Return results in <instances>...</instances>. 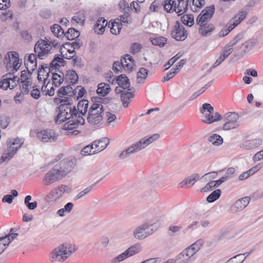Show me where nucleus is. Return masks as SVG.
<instances>
[{"label":"nucleus","mask_w":263,"mask_h":263,"mask_svg":"<svg viewBox=\"0 0 263 263\" xmlns=\"http://www.w3.org/2000/svg\"><path fill=\"white\" fill-rule=\"evenodd\" d=\"M63 155H59L54 159L57 162L53 167L49 171L43 178L45 185H49L66 176L74 168L76 165V159L73 157H69L60 160Z\"/></svg>","instance_id":"f257e3e1"},{"label":"nucleus","mask_w":263,"mask_h":263,"mask_svg":"<svg viewBox=\"0 0 263 263\" xmlns=\"http://www.w3.org/2000/svg\"><path fill=\"white\" fill-rule=\"evenodd\" d=\"M59 112L55 118L57 124H61L69 120L65 125L66 130H72L78 124L84 125L85 120L79 115L75 106L72 105V100L62 104L58 107Z\"/></svg>","instance_id":"f03ea898"},{"label":"nucleus","mask_w":263,"mask_h":263,"mask_svg":"<svg viewBox=\"0 0 263 263\" xmlns=\"http://www.w3.org/2000/svg\"><path fill=\"white\" fill-rule=\"evenodd\" d=\"M189 0H155L150 6V10L157 12L163 7L168 13L176 12L178 15L183 14L187 9Z\"/></svg>","instance_id":"7ed1b4c3"},{"label":"nucleus","mask_w":263,"mask_h":263,"mask_svg":"<svg viewBox=\"0 0 263 263\" xmlns=\"http://www.w3.org/2000/svg\"><path fill=\"white\" fill-rule=\"evenodd\" d=\"M159 135L155 134L147 138H142L138 142L132 144L121 152L119 156V159L123 160L128 158L130 155L145 148L149 144L158 139Z\"/></svg>","instance_id":"20e7f679"},{"label":"nucleus","mask_w":263,"mask_h":263,"mask_svg":"<svg viewBox=\"0 0 263 263\" xmlns=\"http://www.w3.org/2000/svg\"><path fill=\"white\" fill-rule=\"evenodd\" d=\"M106 98H97L95 99L96 103L92 104L90 107L87 116V121L91 125L99 124L103 119L102 115L104 111V108L101 103H104Z\"/></svg>","instance_id":"39448f33"},{"label":"nucleus","mask_w":263,"mask_h":263,"mask_svg":"<svg viewBox=\"0 0 263 263\" xmlns=\"http://www.w3.org/2000/svg\"><path fill=\"white\" fill-rule=\"evenodd\" d=\"M74 247L70 243H63L56 248L50 254L52 262L63 261L75 252Z\"/></svg>","instance_id":"423d86ee"},{"label":"nucleus","mask_w":263,"mask_h":263,"mask_svg":"<svg viewBox=\"0 0 263 263\" xmlns=\"http://www.w3.org/2000/svg\"><path fill=\"white\" fill-rule=\"evenodd\" d=\"M155 224V222L148 221L139 226L133 232L134 237L137 239L142 240L152 235L157 230Z\"/></svg>","instance_id":"0eeeda50"},{"label":"nucleus","mask_w":263,"mask_h":263,"mask_svg":"<svg viewBox=\"0 0 263 263\" xmlns=\"http://www.w3.org/2000/svg\"><path fill=\"white\" fill-rule=\"evenodd\" d=\"M246 11H240L232 18L219 32L218 36L223 37L227 35L234 28L237 26L247 16Z\"/></svg>","instance_id":"6e6552de"},{"label":"nucleus","mask_w":263,"mask_h":263,"mask_svg":"<svg viewBox=\"0 0 263 263\" xmlns=\"http://www.w3.org/2000/svg\"><path fill=\"white\" fill-rule=\"evenodd\" d=\"M200 112L204 115L205 119L202 122L205 123L211 124L222 119V116L219 112H214L213 107L209 103H204L200 108Z\"/></svg>","instance_id":"1a4fd4ad"},{"label":"nucleus","mask_w":263,"mask_h":263,"mask_svg":"<svg viewBox=\"0 0 263 263\" xmlns=\"http://www.w3.org/2000/svg\"><path fill=\"white\" fill-rule=\"evenodd\" d=\"M51 49V44L47 41L41 39L36 43L34 51L40 59L43 60L47 56Z\"/></svg>","instance_id":"9d476101"},{"label":"nucleus","mask_w":263,"mask_h":263,"mask_svg":"<svg viewBox=\"0 0 263 263\" xmlns=\"http://www.w3.org/2000/svg\"><path fill=\"white\" fill-rule=\"evenodd\" d=\"M239 115L235 112H229L224 115L222 119L224 122L223 125V129L228 130L235 129L238 126L237 120Z\"/></svg>","instance_id":"9b49d317"},{"label":"nucleus","mask_w":263,"mask_h":263,"mask_svg":"<svg viewBox=\"0 0 263 263\" xmlns=\"http://www.w3.org/2000/svg\"><path fill=\"white\" fill-rule=\"evenodd\" d=\"M19 60L17 53L15 51L8 53L5 57L4 63L6 65L7 70L12 68L11 71L13 72L17 71L20 65H19Z\"/></svg>","instance_id":"f8f14e48"},{"label":"nucleus","mask_w":263,"mask_h":263,"mask_svg":"<svg viewBox=\"0 0 263 263\" xmlns=\"http://www.w3.org/2000/svg\"><path fill=\"white\" fill-rule=\"evenodd\" d=\"M171 36L177 41H183L187 37V31L179 21H176L171 33Z\"/></svg>","instance_id":"ddd939ff"},{"label":"nucleus","mask_w":263,"mask_h":263,"mask_svg":"<svg viewBox=\"0 0 263 263\" xmlns=\"http://www.w3.org/2000/svg\"><path fill=\"white\" fill-rule=\"evenodd\" d=\"M36 137L43 143H51L57 140L58 135L51 129H46L38 132Z\"/></svg>","instance_id":"4468645a"},{"label":"nucleus","mask_w":263,"mask_h":263,"mask_svg":"<svg viewBox=\"0 0 263 263\" xmlns=\"http://www.w3.org/2000/svg\"><path fill=\"white\" fill-rule=\"evenodd\" d=\"M250 198L248 196L241 198L237 200L230 208V210L233 213H236L242 211L249 203Z\"/></svg>","instance_id":"2eb2a0df"},{"label":"nucleus","mask_w":263,"mask_h":263,"mask_svg":"<svg viewBox=\"0 0 263 263\" xmlns=\"http://www.w3.org/2000/svg\"><path fill=\"white\" fill-rule=\"evenodd\" d=\"M17 77L13 76L12 78H5L0 80V88L5 90L7 88L13 89L16 85V82L18 81Z\"/></svg>","instance_id":"dca6fc26"},{"label":"nucleus","mask_w":263,"mask_h":263,"mask_svg":"<svg viewBox=\"0 0 263 263\" xmlns=\"http://www.w3.org/2000/svg\"><path fill=\"white\" fill-rule=\"evenodd\" d=\"M36 57L37 56L35 53H31L28 56L27 62L25 63L29 74H31L37 67Z\"/></svg>","instance_id":"f3484780"},{"label":"nucleus","mask_w":263,"mask_h":263,"mask_svg":"<svg viewBox=\"0 0 263 263\" xmlns=\"http://www.w3.org/2000/svg\"><path fill=\"white\" fill-rule=\"evenodd\" d=\"M64 81L66 83L74 84L78 81V75L73 69L67 70L64 74Z\"/></svg>","instance_id":"a211bd4d"},{"label":"nucleus","mask_w":263,"mask_h":263,"mask_svg":"<svg viewBox=\"0 0 263 263\" xmlns=\"http://www.w3.org/2000/svg\"><path fill=\"white\" fill-rule=\"evenodd\" d=\"M58 71L60 73L51 71L52 81V85H54L55 87H59L63 82H65L64 73L59 69H58Z\"/></svg>","instance_id":"6ab92c4d"},{"label":"nucleus","mask_w":263,"mask_h":263,"mask_svg":"<svg viewBox=\"0 0 263 263\" xmlns=\"http://www.w3.org/2000/svg\"><path fill=\"white\" fill-rule=\"evenodd\" d=\"M117 84L124 89H128V90H134V88L130 87V83L128 78L125 74H121L116 78Z\"/></svg>","instance_id":"aec40b11"},{"label":"nucleus","mask_w":263,"mask_h":263,"mask_svg":"<svg viewBox=\"0 0 263 263\" xmlns=\"http://www.w3.org/2000/svg\"><path fill=\"white\" fill-rule=\"evenodd\" d=\"M107 24V21L104 17L99 18L94 26L95 32L98 34H103Z\"/></svg>","instance_id":"412c9836"},{"label":"nucleus","mask_w":263,"mask_h":263,"mask_svg":"<svg viewBox=\"0 0 263 263\" xmlns=\"http://www.w3.org/2000/svg\"><path fill=\"white\" fill-rule=\"evenodd\" d=\"M262 143V140L259 138H256L250 140H246L242 143V147L246 149H251L256 148Z\"/></svg>","instance_id":"4be33fe9"},{"label":"nucleus","mask_w":263,"mask_h":263,"mask_svg":"<svg viewBox=\"0 0 263 263\" xmlns=\"http://www.w3.org/2000/svg\"><path fill=\"white\" fill-rule=\"evenodd\" d=\"M92 143L95 147L96 153H98L107 147L109 143V140L107 138H103L100 140L95 141Z\"/></svg>","instance_id":"5701e85b"},{"label":"nucleus","mask_w":263,"mask_h":263,"mask_svg":"<svg viewBox=\"0 0 263 263\" xmlns=\"http://www.w3.org/2000/svg\"><path fill=\"white\" fill-rule=\"evenodd\" d=\"M256 42L254 39H251L247 41L240 46L236 47L237 50H240L242 52L246 53L250 51L256 45Z\"/></svg>","instance_id":"b1692460"},{"label":"nucleus","mask_w":263,"mask_h":263,"mask_svg":"<svg viewBox=\"0 0 263 263\" xmlns=\"http://www.w3.org/2000/svg\"><path fill=\"white\" fill-rule=\"evenodd\" d=\"M199 179L200 175L198 174H193L189 176L181 182L179 184V186L180 187H183L184 185H187V184H190L193 185Z\"/></svg>","instance_id":"393cba45"},{"label":"nucleus","mask_w":263,"mask_h":263,"mask_svg":"<svg viewBox=\"0 0 263 263\" xmlns=\"http://www.w3.org/2000/svg\"><path fill=\"white\" fill-rule=\"evenodd\" d=\"M89 102L88 100L83 99L80 101L77 105V111L78 114L82 116H84L88 110Z\"/></svg>","instance_id":"a878e982"},{"label":"nucleus","mask_w":263,"mask_h":263,"mask_svg":"<svg viewBox=\"0 0 263 263\" xmlns=\"http://www.w3.org/2000/svg\"><path fill=\"white\" fill-rule=\"evenodd\" d=\"M214 29V26L212 24L205 23L200 26L199 32L202 36H207L210 34Z\"/></svg>","instance_id":"bb28decb"},{"label":"nucleus","mask_w":263,"mask_h":263,"mask_svg":"<svg viewBox=\"0 0 263 263\" xmlns=\"http://www.w3.org/2000/svg\"><path fill=\"white\" fill-rule=\"evenodd\" d=\"M129 91H130L122 93L121 95V99L123 105L124 107H127L128 106L130 99L134 97V93L135 92V89L134 88V90Z\"/></svg>","instance_id":"cd10ccee"},{"label":"nucleus","mask_w":263,"mask_h":263,"mask_svg":"<svg viewBox=\"0 0 263 263\" xmlns=\"http://www.w3.org/2000/svg\"><path fill=\"white\" fill-rule=\"evenodd\" d=\"M110 87L109 84L105 83H101L98 86L97 93L101 97H105L110 91Z\"/></svg>","instance_id":"c85d7f7f"},{"label":"nucleus","mask_w":263,"mask_h":263,"mask_svg":"<svg viewBox=\"0 0 263 263\" xmlns=\"http://www.w3.org/2000/svg\"><path fill=\"white\" fill-rule=\"evenodd\" d=\"M215 11V7L214 5L205 7L201 12V15L204 17L205 21L210 20Z\"/></svg>","instance_id":"c756f323"},{"label":"nucleus","mask_w":263,"mask_h":263,"mask_svg":"<svg viewBox=\"0 0 263 263\" xmlns=\"http://www.w3.org/2000/svg\"><path fill=\"white\" fill-rule=\"evenodd\" d=\"M61 196V192H60L58 187L54 188L50 192L48 195L46 196V200L49 202L55 201Z\"/></svg>","instance_id":"7c9ffc66"},{"label":"nucleus","mask_w":263,"mask_h":263,"mask_svg":"<svg viewBox=\"0 0 263 263\" xmlns=\"http://www.w3.org/2000/svg\"><path fill=\"white\" fill-rule=\"evenodd\" d=\"M150 40L153 45L158 46L160 47L164 46L167 42V39L163 36L151 37Z\"/></svg>","instance_id":"2f4dec72"},{"label":"nucleus","mask_w":263,"mask_h":263,"mask_svg":"<svg viewBox=\"0 0 263 263\" xmlns=\"http://www.w3.org/2000/svg\"><path fill=\"white\" fill-rule=\"evenodd\" d=\"M149 71L145 68H140L137 72V83H143L145 79L147 78Z\"/></svg>","instance_id":"473e14b6"},{"label":"nucleus","mask_w":263,"mask_h":263,"mask_svg":"<svg viewBox=\"0 0 263 263\" xmlns=\"http://www.w3.org/2000/svg\"><path fill=\"white\" fill-rule=\"evenodd\" d=\"M79 36V31L73 28H69L66 32H64V36L70 41L75 40Z\"/></svg>","instance_id":"72a5a7b5"},{"label":"nucleus","mask_w":263,"mask_h":263,"mask_svg":"<svg viewBox=\"0 0 263 263\" xmlns=\"http://www.w3.org/2000/svg\"><path fill=\"white\" fill-rule=\"evenodd\" d=\"M51 30L53 34L58 38L64 37V31L58 24H54L51 27Z\"/></svg>","instance_id":"f704fd0d"},{"label":"nucleus","mask_w":263,"mask_h":263,"mask_svg":"<svg viewBox=\"0 0 263 263\" xmlns=\"http://www.w3.org/2000/svg\"><path fill=\"white\" fill-rule=\"evenodd\" d=\"M208 140L209 142L216 146H219L223 143L222 138L220 135L216 134L210 136Z\"/></svg>","instance_id":"c9c22d12"},{"label":"nucleus","mask_w":263,"mask_h":263,"mask_svg":"<svg viewBox=\"0 0 263 263\" xmlns=\"http://www.w3.org/2000/svg\"><path fill=\"white\" fill-rule=\"evenodd\" d=\"M100 182V180L97 181L90 186L86 187L84 190L80 192L75 197L74 200H77L78 199H80L82 198L83 196L85 195L88 194L92 190V189Z\"/></svg>","instance_id":"e433bc0d"},{"label":"nucleus","mask_w":263,"mask_h":263,"mask_svg":"<svg viewBox=\"0 0 263 263\" xmlns=\"http://www.w3.org/2000/svg\"><path fill=\"white\" fill-rule=\"evenodd\" d=\"M81 154L83 156H88L97 154L93 143L91 145H88L85 146L81 150Z\"/></svg>","instance_id":"4c0bfd02"},{"label":"nucleus","mask_w":263,"mask_h":263,"mask_svg":"<svg viewBox=\"0 0 263 263\" xmlns=\"http://www.w3.org/2000/svg\"><path fill=\"white\" fill-rule=\"evenodd\" d=\"M182 23L189 27H191L194 24V18L193 14L184 15L181 17Z\"/></svg>","instance_id":"58836bf2"},{"label":"nucleus","mask_w":263,"mask_h":263,"mask_svg":"<svg viewBox=\"0 0 263 263\" xmlns=\"http://www.w3.org/2000/svg\"><path fill=\"white\" fill-rule=\"evenodd\" d=\"M221 192L220 189H217L210 194L206 198L209 203H212L217 200L220 196Z\"/></svg>","instance_id":"ea45409f"},{"label":"nucleus","mask_w":263,"mask_h":263,"mask_svg":"<svg viewBox=\"0 0 263 263\" xmlns=\"http://www.w3.org/2000/svg\"><path fill=\"white\" fill-rule=\"evenodd\" d=\"M183 253H185L186 257V259L183 260V262H187V263L193 261L195 259L193 257L194 255L195 254V252L189 247L183 250Z\"/></svg>","instance_id":"a19ab883"},{"label":"nucleus","mask_w":263,"mask_h":263,"mask_svg":"<svg viewBox=\"0 0 263 263\" xmlns=\"http://www.w3.org/2000/svg\"><path fill=\"white\" fill-rule=\"evenodd\" d=\"M141 250V247L140 244L137 243L135 244L130 247H129L126 251L127 253L129 255V256L130 257L138 253H139Z\"/></svg>","instance_id":"79ce46f5"},{"label":"nucleus","mask_w":263,"mask_h":263,"mask_svg":"<svg viewBox=\"0 0 263 263\" xmlns=\"http://www.w3.org/2000/svg\"><path fill=\"white\" fill-rule=\"evenodd\" d=\"M82 43L80 42L79 40L76 41L75 42H73L71 43H69V42H66L62 45L61 49H60L61 53V54H62V52L61 51L62 48L63 47L64 48L67 49V47H66V46H70L71 48H73V49L74 50V49H79V48H80V47L82 46Z\"/></svg>","instance_id":"37998d69"},{"label":"nucleus","mask_w":263,"mask_h":263,"mask_svg":"<svg viewBox=\"0 0 263 263\" xmlns=\"http://www.w3.org/2000/svg\"><path fill=\"white\" fill-rule=\"evenodd\" d=\"M243 37V34L242 33H239L228 44L233 48L241 41Z\"/></svg>","instance_id":"c03bdc74"},{"label":"nucleus","mask_w":263,"mask_h":263,"mask_svg":"<svg viewBox=\"0 0 263 263\" xmlns=\"http://www.w3.org/2000/svg\"><path fill=\"white\" fill-rule=\"evenodd\" d=\"M246 259L242 254H237L229 259L225 263H242Z\"/></svg>","instance_id":"a18cd8bd"},{"label":"nucleus","mask_w":263,"mask_h":263,"mask_svg":"<svg viewBox=\"0 0 263 263\" xmlns=\"http://www.w3.org/2000/svg\"><path fill=\"white\" fill-rule=\"evenodd\" d=\"M86 92V90L84 87L81 86H78L75 88V92L74 96L73 98L75 99L77 98V100H78L80 98H82Z\"/></svg>","instance_id":"49530a36"},{"label":"nucleus","mask_w":263,"mask_h":263,"mask_svg":"<svg viewBox=\"0 0 263 263\" xmlns=\"http://www.w3.org/2000/svg\"><path fill=\"white\" fill-rule=\"evenodd\" d=\"M203 243L204 240L202 239H200L189 247L193 251V252H195L196 253L200 250Z\"/></svg>","instance_id":"de8ad7c7"},{"label":"nucleus","mask_w":263,"mask_h":263,"mask_svg":"<svg viewBox=\"0 0 263 263\" xmlns=\"http://www.w3.org/2000/svg\"><path fill=\"white\" fill-rule=\"evenodd\" d=\"M13 231H14V229H13V228L11 229L10 232L11 233L8 234L7 235H6L5 236L0 237V240H6L7 239L8 240L7 243H8V245H9V243L11 242V241L14 240L18 236L17 233H12V232Z\"/></svg>","instance_id":"09e8293b"},{"label":"nucleus","mask_w":263,"mask_h":263,"mask_svg":"<svg viewBox=\"0 0 263 263\" xmlns=\"http://www.w3.org/2000/svg\"><path fill=\"white\" fill-rule=\"evenodd\" d=\"M182 54L180 52L176 54L175 56L168 60V61L164 65L165 70L168 69L171 66L173 65L181 57Z\"/></svg>","instance_id":"8fccbe9b"},{"label":"nucleus","mask_w":263,"mask_h":263,"mask_svg":"<svg viewBox=\"0 0 263 263\" xmlns=\"http://www.w3.org/2000/svg\"><path fill=\"white\" fill-rule=\"evenodd\" d=\"M215 181H210L205 186L201 189L200 191L204 193L212 191L213 189L217 187V186H216V184H215Z\"/></svg>","instance_id":"3c124183"},{"label":"nucleus","mask_w":263,"mask_h":263,"mask_svg":"<svg viewBox=\"0 0 263 263\" xmlns=\"http://www.w3.org/2000/svg\"><path fill=\"white\" fill-rule=\"evenodd\" d=\"M129 255L127 253V251H125L123 253H121V254L119 255L118 256L115 257L112 260V262L113 263H117L120 262L122 260H124L129 257Z\"/></svg>","instance_id":"603ef678"},{"label":"nucleus","mask_w":263,"mask_h":263,"mask_svg":"<svg viewBox=\"0 0 263 263\" xmlns=\"http://www.w3.org/2000/svg\"><path fill=\"white\" fill-rule=\"evenodd\" d=\"M22 85L20 86L21 91L23 95H28L29 92V86L31 85L30 82H22Z\"/></svg>","instance_id":"864d4df0"},{"label":"nucleus","mask_w":263,"mask_h":263,"mask_svg":"<svg viewBox=\"0 0 263 263\" xmlns=\"http://www.w3.org/2000/svg\"><path fill=\"white\" fill-rule=\"evenodd\" d=\"M233 51L234 48L227 44L224 46L222 53L220 54V55H224V59H226L230 54L233 52Z\"/></svg>","instance_id":"5fc2aeb1"},{"label":"nucleus","mask_w":263,"mask_h":263,"mask_svg":"<svg viewBox=\"0 0 263 263\" xmlns=\"http://www.w3.org/2000/svg\"><path fill=\"white\" fill-rule=\"evenodd\" d=\"M16 152V148L14 149V147L9 146V147L8 148L7 152L6 153L4 154V155H5V156L6 157L7 160L9 161L13 157Z\"/></svg>","instance_id":"6e6d98bb"},{"label":"nucleus","mask_w":263,"mask_h":263,"mask_svg":"<svg viewBox=\"0 0 263 263\" xmlns=\"http://www.w3.org/2000/svg\"><path fill=\"white\" fill-rule=\"evenodd\" d=\"M130 17V15L127 11H124V14L120 16V18L119 21L120 22L127 25L129 24L128 18Z\"/></svg>","instance_id":"4d7b16f0"},{"label":"nucleus","mask_w":263,"mask_h":263,"mask_svg":"<svg viewBox=\"0 0 263 263\" xmlns=\"http://www.w3.org/2000/svg\"><path fill=\"white\" fill-rule=\"evenodd\" d=\"M141 48L142 46L140 44L135 43L131 45L130 52L134 54L140 52Z\"/></svg>","instance_id":"13d9d810"},{"label":"nucleus","mask_w":263,"mask_h":263,"mask_svg":"<svg viewBox=\"0 0 263 263\" xmlns=\"http://www.w3.org/2000/svg\"><path fill=\"white\" fill-rule=\"evenodd\" d=\"M68 85L65 86L66 91L67 92V97L70 98V100H71V98L75 95V89H73V88L71 86L72 84L67 83Z\"/></svg>","instance_id":"bf43d9fd"},{"label":"nucleus","mask_w":263,"mask_h":263,"mask_svg":"<svg viewBox=\"0 0 263 263\" xmlns=\"http://www.w3.org/2000/svg\"><path fill=\"white\" fill-rule=\"evenodd\" d=\"M9 118L7 117H0V126L4 129L6 128L9 123Z\"/></svg>","instance_id":"052dcab7"},{"label":"nucleus","mask_w":263,"mask_h":263,"mask_svg":"<svg viewBox=\"0 0 263 263\" xmlns=\"http://www.w3.org/2000/svg\"><path fill=\"white\" fill-rule=\"evenodd\" d=\"M23 144V141L20 139H15L13 140V142L11 143L10 146L14 147V149L16 148V152L18 151L19 148L21 147V146Z\"/></svg>","instance_id":"680f3d73"},{"label":"nucleus","mask_w":263,"mask_h":263,"mask_svg":"<svg viewBox=\"0 0 263 263\" xmlns=\"http://www.w3.org/2000/svg\"><path fill=\"white\" fill-rule=\"evenodd\" d=\"M70 98L69 97L60 98L58 97L54 99V103L56 104H62L67 103L68 101H70Z\"/></svg>","instance_id":"e2e57ef3"},{"label":"nucleus","mask_w":263,"mask_h":263,"mask_svg":"<svg viewBox=\"0 0 263 263\" xmlns=\"http://www.w3.org/2000/svg\"><path fill=\"white\" fill-rule=\"evenodd\" d=\"M36 86H33V90L31 91V96L35 99H38L41 96L40 90L35 88Z\"/></svg>","instance_id":"0e129e2a"},{"label":"nucleus","mask_w":263,"mask_h":263,"mask_svg":"<svg viewBox=\"0 0 263 263\" xmlns=\"http://www.w3.org/2000/svg\"><path fill=\"white\" fill-rule=\"evenodd\" d=\"M261 166H262V164H258L252 167L251 168L249 169L248 171H247L250 176L253 175L256 172H257L258 171H259L261 168Z\"/></svg>","instance_id":"69168bd1"},{"label":"nucleus","mask_w":263,"mask_h":263,"mask_svg":"<svg viewBox=\"0 0 263 263\" xmlns=\"http://www.w3.org/2000/svg\"><path fill=\"white\" fill-rule=\"evenodd\" d=\"M114 23L109 22L108 23V26L109 28H110V32L112 34L117 35L119 34V31H118L117 29L116 28V26H114Z\"/></svg>","instance_id":"338daca9"},{"label":"nucleus","mask_w":263,"mask_h":263,"mask_svg":"<svg viewBox=\"0 0 263 263\" xmlns=\"http://www.w3.org/2000/svg\"><path fill=\"white\" fill-rule=\"evenodd\" d=\"M57 96L60 98H64L65 96L67 97V92L66 91L65 86L60 87L57 91Z\"/></svg>","instance_id":"774afa93"}]
</instances>
